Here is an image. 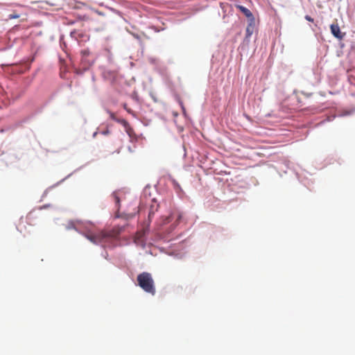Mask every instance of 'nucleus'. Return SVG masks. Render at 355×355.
I'll list each match as a JSON object with an SVG mask.
<instances>
[{
	"instance_id": "obj_15",
	"label": "nucleus",
	"mask_w": 355,
	"mask_h": 355,
	"mask_svg": "<svg viewBox=\"0 0 355 355\" xmlns=\"http://www.w3.org/2000/svg\"><path fill=\"white\" fill-rule=\"evenodd\" d=\"M124 108H125V110H127L129 112V110L127 109V107H126V105H124Z\"/></svg>"
},
{
	"instance_id": "obj_3",
	"label": "nucleus",
	"mask_w": 355,
	"mask_h": 355,
	"mask_svg": "<svg viewBox=\"0 0 355 355\" xmlns=\"http://www.w3.org/2000/svg\"><path fill=\"white\" fill-rule=\"evenodd\" d=\"M332 35L338 39H343L344 33H342L338 24H333L330 26Z\"/></svg>"
},
{
	"instance_id": "obj_8",
	"label": "nucleus",
	"mask_w": 355,
	"mask_h": 355,
	"mask_svg": "<svg viewBox=\"0 0 355 355\" xmlns=\"http://www.w3.org/2000/svg\"><path fill=\"white\" fill-rule=\"evenodd\" d=\"M113 196H114L116 204L117 205H119V204H120V199H119V196H117V195L115 194V193H114Z\"/></svg>"
},
{
	"instance_id": "obj_7",
	"label": "nucleus",
	"mask_w": 355,
	"mask_h": 355,
	"mask_svg": "<svg viewBox=\"0 0 355 355\" xmlns=\"http://www.w3.org/2000/svg\"><path fill=\"white\" fill-rule=\"evenodd\" d=\"M144 234H145V231H144V230L139 231V232H137L136 238H137V239H141V238Z\"/></svg>"
},
{
	"instance_id": "obj_12",
	"label": "nucleus",
	"mask_w": 355,
	"mask_h": 355,
	"mask_svg": "<svg viewBox=\"0 0 355 355\" xmlns=\"http://www.w3.org/2000/svg\"><path fill=\"white\" fill-rule=\"evenodd\" d=\"M305 19L309 21H311V22H313V19L310 17L309 15H306L305 16Z\"/></svg>"
},
{
	"instance_id": "obj_4",
	"label": "nucleus",
	"mask_w": 355,
	"mask_h": 355,
	"mask_svg": "<svg viewBox=\"0 0 355 355\" xmlns=\"http://www.w3.org/2000/svg\"><path fill=\"white\" fill-rule=\"evenodd\" d=\"M236 8L242 12L243 13V15L248 17V18H250L251 19V21H254V17H253V15L252 13L251 12V11L248 9L247 8H245V6H241V5H238L236 6Z\"/></svg>"
},
{
	"instance_id": "obj_5",
	"label": "nucleus",
	"mask_w": 355,
	"mask_h": 355,
	"mask_svg": "<svg viewBox=\"0 0 355 355\" xmlns=\"http://www.w3.org/2000/svg\"><path fill=\"white\" fill-rule=\"evenodd\" d=\"M82 55V62H85L86 65L90 66L93 62H90L87 60V57L89 55L90 52L88 49H83L80 52Z\"/></svg>"
},
{
	"instance_id": "obj_2",
	"label": "nucleus",
	"mask_w": 355,
	"mask_h": 355,
	"mask_svg": "<svg viewBox=\"0 0 355 355\" xmlns=\"http://www.w3.org/2000/svg\"><path fill=\"white\" fill-rule=\"evenodd\" d=\"M138 285L146 293L153 295L155 294V288L152 275L147 272L138 275Z\"/></svg>"
},
{
	"instance_id": "obj_16",
	"label": "nucleus",
	"mask_w": 355,
	"mask_h": 355,
	"mask_svg": "<svg viewBox=\"0 0 355 355\" xmlns=\"http://www.w3.org/2000/svg\"><path fill=\"white\" fill-rule=\"evenodd\" d=\"M111 116L112 119H114V114H111Z\"/></svg>"
},
{
	"instance_id": "obj_11",
	"label": "nucleus",
	"mask_w": 355,
	"mask_h": 355,
	"mask_svg": "<svg viewBox=\"0 0 355 355\" xmlns=\"http://www.w3.org/2000/svg\"><path fill=\"white\" fill-rule=\"evenodd\" d=\"M182 219V215L180 214H178L176 218L175 225L180 222V220Z\"/></svg>"
},
{
	"instance_id": "obj_14",
	"label": "nucleus",
	"mask_w": 355,
	"mask_h": 355,
	"mask_svg": "<svg viewBox=\"0 0 355 355\" xmlns=\"http://www.w3.org/2000/svg\"><path fill=\"white\" fill-rule=\"evenodd\" d=\"M17 17H18V16H17V15H16V16H15V15L10 16V18H17Z\"/></svg>"
},
{
	"instance_id": "obj_1",
	"label": "nucleus",
	"mask_w": 355,
	"mask_h": 355,
	"mask_svg": "<svg viewBox=\"0 0 355 355\" xmlns=\"http://www.w3.org/2000/svg\"><path fill=\"white\" fill-rule=\"evenodd\" d=\"M123 227H114L109 232H100L98 233L89 232L85 234V237L94 244H101L105 247L110 242L118 238Z\"/></svg>"
},
{
	"instance_id": "obj_9",
	"label": "nucleus",
	"mask_w": 355,
	"mask_h": 355,
	"mask_svg": "<svg viewBox=\"0 0 355 355\" xmlns=\"http://www.w3.org/2000/svg\"><path fill=\"white\" fill-rule=\"evenodd\" d=\"M171 217H172L171 216L166 217L164 220V222H163V224L168 223L171 221Z\"/></svg>"
},
{
	"instance_id": "obj_13",
	"label": "nucleus",
	"mask_w": 355,
	"mask_h": 355,
	"mask_svg": "<svg viewBox=\"0 0 355 355\" xmlns=\"http://www.w3.org/2000/svg\"><path fill=\"white\" fill-rule=\"evenodd\" d=\"M153 213L150 212L149 214H148V218L150 220L152 216H153Z\"/></svg>"
},
{
	"instance_id": "obj_10",
	"label": "nucleus",
	"mask_w": 355,
	"mask_h": 355,
	"mask_svg": "<svg viewBox=\"0 0 355 355\" xmlns=\"http://www.w3.org/2000/svg\"><path fill=\"white\" fill-rule=\"evenodd\" d=\"M78 32L76 31H73L71 32V37H74V38H77V35H78Z\"/></svg>"
},
{
	"instance_id": "obj_6",
	"label": "nucleus",
	"mask_w": 355,
	"mask_h": 355,
	"mask_svg": "<svg viewBox=\"0 0 355 355\" xmlns=\"http://www.w3.org/2000/svg\"><path fill=\"white\" fill-rule=\"evenodd\" d=\"M254 21H251L246 28V37H250L252 33L254 30Z\"/></svg>"
}]
</instances>
